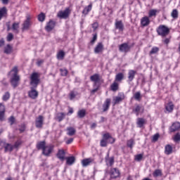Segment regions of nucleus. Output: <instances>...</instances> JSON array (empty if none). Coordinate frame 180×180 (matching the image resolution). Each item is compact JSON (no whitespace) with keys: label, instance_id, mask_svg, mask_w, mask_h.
<instances>
[{"label":"nucleus","instance_id":"obj_55","mask_svg":"<svg viewBox=\"0 0 180 180\" xmlns=\"http://www.w3.org/2000/svg\"><path fill=\"white\" fill-rule=\"evenodd\" d=\"M100 146L101 147H106V146H108V143H106V141H105V139H101L100 142Z\"/></svg>","mask_w":180,"mask_h":180},{"label":"nucleus","instance_id":"obj_25","mask_svg":"<svg viewBox=\"0 0 180 180\" xmlns=\"http://www.w3.org/2000/svg\"><path fill=\"white\" fill-rule=\"evenodd\" d=\"M110 106V98L105 99L103 105V112H106V110H109V107Z\"/></svg>","mask_w":180,"mask_h":180},{"label":"nucleus","instance_id":"obj_37","mask_svg":"<svg viewBox=\"0 0 180 180\" xmlns=\"http://www.w3.org/2000/svg\"><path fill=\"white\" fill-rule=\"evenodd\" d=\"M111 90L113 91V92H116L119 89V84L117 82H114L111 86H110Z\"/></svg>","mask_w":180,"mask_h":180},{"label":"nucleus","instance_id":"obj_48","mask_svg":"<svg viewBox=\"0 0 180 180\" xmlns=\"http://www.w3.org/2000/svg\"><path fill=\"white\" fill-rule=\"evenodd\" d=\"M60 71L62 77H67V75L68 74V70H67V69H60Z\"/></svg>","mask_w":180,"mask_h":180},{"label":"nucleus","instance_id":"obj_41","mask_svg":"<svg viewBox=\"0 0 180 180\" xmlns=\"http://www.w3.org/2000/svg\"><path fill=\"white\" fill-rule=\"evenodd\" d=\"M140 110H141V106L140 105H136L134 109H133V112L136 115V116H139L140 115Z\"/></svg>","mask_w":180,"mask_h":180},{"label":"nucleus","instance_id":"obj_43","mask_svg":"<svg viewBox=\"0 0 180 180\" xmlns=\"http://www.w3.org/2000/svg\"><path fill=\"white\" fill-rule=\"evenodd\" d=\"M4 53L6 54H11L12 53V46L11 45L8 44L5 48H4Z\"/></svg>","mask_w":180,"mask_h":180},{"label":"nucleus","instance_id":"obj_52","mask_svg":"<svg viewBox=\"0 0 180 180\" xmlns=\"http://www.w3.org/2000/svg\"><path fill=\"white\" fill-rule=\"evenodd\" d=\"M158 139H160V134H155V135H153V138H152V141H158Z\"/></svg>","mask_w":180,"mask_h":180},{"label":"nucleus","instance_id":"obj_7","mask_svg":"<svg viewBox=\"0 0 180 180\" xmlns=\"http://www.w3.org/2000/svg\"><path fill=\"white\" fill-rule=\"evenodd\" d=\"M70 8H65L64 11H60L58 13L57 16L60 19H67L70 16Z\"/></svg>","mask_w":180,"mask_h":180},{"label":"nucleus","instance_id":"obj_59","mask_svg":"<svg viewBox=\"0 0 180 180\" xmlns=\"http://www.w3.org/2000/svg\"><path fill=\"white\" fill-rule=\"evenodd\" d=\"M25 129H26V127L25 126V124H21L19 129L20 133H23V131H25Z\"/></svg>","mask_w":180,"mask_h":180},{"label":"nucleus","instance_id":"obj_6","mask_svg":"<svg viewBox=\"0 0 180 180\" xmlns=\"http://www.w3.org/2000/svg\"><path fill=\"white\" fill-rule=\"evenodd\" d=\"M54 150V146L52 144L46 145L44 150H42L43 155H45V157H50V154L53 153V150Z\"/></svg>","mask_w":180,"mask_h":180},{"label":"nucleus","instance_id":"obj_14","mask_svg":"<svg viewBox=\"0 0 180 180\" xmlns=\"http://www.w3.org/2000/svg\"><path fill=\"white\" fill-rule=\"evenodd\" d=\"M56 27V22L53 20H49V22H47L46 26L45 27V29L46 32H51L53 29Z\"/></svg>","mask_w":180,"mask_h":180},{"label":"nucleus","instance_id":"obj_12","mask_svg":"<svg viewBox=\"0 0 180 180\" xmlns=\"http://www.w3.org/2000/svg\"><path fill=\"white\" fill-rule=\"evenodd\" d=\"M115 27L117 30H119V32H123V30H124V25L122 20H116L115 22Z\"/></svg>","mask_w":180,"mask_h":180},{"label":"nucleus","instance_id":"obj_50","mask_svg":"<svg viewBox=\"0 0 180 180\" xmlns=\"http://www.w3.org/2000/svg\"><path fill=\"white\" fill-rule=\"evenodd\" d=\"M153 176H155V178H157V176H161V170H160V169H156V170L153 172Z\"/></svg>","mask_w":180,"mask_h":180},{"label":"nucleus","instance_id":"obj_44","mask_svg":"<svg viewBox=\"0 0 180 180\" xmlns=\"http://www.w3.org/2000/svg\"><path fill=\"white\" fill-rule=\"evenodd\" d=\"M38 20L39 22H44V20H46V14H44V13H41L38 15Z\"/></svg>","mask_w":180,"mask_h":180},{"label":"nucleus","instance_id":"obj_62","mask_svg":"<svg viewBox=\"0 0 180 180\" xmlns=\"http://www.w3.org/2000/svg\"><path fill=\"white\" fill-rule=\"evenodd\" d=\"M43 63H44V60H40L37 61V64L39 67H40V65H41Z\"/></svg>","mask_w":180,"mask_h":180},{"label":"nucleus","instance_id":"obj_51","mask_svg":"<svg viewBox=\"0 0 180 180\" xmlns=\"http://www.w3.org/2000/svg\"><path fill=\"white\" fill-rule=\"evenodd\" d=\"M11 98V94L9 92L5 93V94L3 96V101H8Z\"/></svg>","mask_w":180,"mask_h":180},{"label":"nucleus","instance_id":"obj_19","mask_svg":"<svg viewBox=\"0 0 180 180\" xmlns=\"http://www.w3.org/2000/svg\"><path fill=\"white\" fill-rule=\"evenodd\" d=\"M150 17L148 16H144L141 19V25L143 27H146V26H148L150 25Z\"/></svg>","mask_w":180,"mask_h":180},{"label":"nucleus","instance_id":"obj_34","mask_svg":"<svg viewBox=\"0 0 180 180\" xmlns=\"http://www.w3.org/2000/svg\"><path fill=\"white\" fill-rule=\"evenodd\" d=\"M165 154H167V155H169V154L172 153V146H171V145H167L165 146Z\"/></svg>","mask_w":180,"mask_h":180},{"label":"nucleus","instance_id":"obj_17","mask_svg":"<svg viewBox=\"0 0 180 180\" xmlns=\"http://www.w3.org/2000/svg\"><path fill=\"white\" fill-rule=\"evenodd\" d=\"M174 108H175V105H174V103H172V101L165 104V110L167 113H172Z\"/></svg>","mask_w":180,"mask_h":180},{"label":"nucleus","instance_id":"obj_11","mask_svg":"<svg viewBox=\"0 0 180 180\" xmlns=\"http://www.w3.org/2000/svg\"><path fill=\"white\" fill-rule=\"evenodd\" d=\"M102 140H104V141H105L107 144L108 143H110V144H113V143H115V139L110 136V134H109V133L104 134L103 135Z\"/></svg>","mask_w":180,"mask_h":180},{"label":"nucleus","instance_id":"obj_57","mask_svg":"<svg viewBox=\"0 0 180 180\" xmlns=\"http://www.w3.org/2000/svg\"><path fill=\"white\" fill-rule=\"evenodd\" d=\"M13 39V34L12 33H9L7 36V41H12Z\"/></svg>","mask_w":180,"mask_h":180},{"label":"nucleus","instance_id":"obj_42","mask_svg":"<svg viewBox=\"0 0 180 180\" xmlns=\"http://www.w3.org/2000/svg\"><path fill=\"white\" fill-rule=\"evenodd\" d=\"M65 115L66 114L64 112L58 113L57 116L58 122H62V120H64V119L65 118Z\"/></svg>","mask_w":180,"mask_h":180},{"label":"nucleus","instance_id":"obj_64","mask_svg":"<svg viewBox=\"0 0 180 180\" xmlns=\"http://www.w3.org/2000/svg\"><path fill=\"white\" fill-rule=\"evenodd\" d=\"M96 123H93L91 125V129H96Z\"/></svg>","mask_w":180,"mask_h":180},{"label":"nucleus","instance_id":"obj_31","mask_svg":"<svg viewBox=\"0 0 180 180\" xmlns=\"http://www.w3.org/2000/svg\"><path fill=\"white\" fill-rule=\"evenodd\" d=\"M45 147H46V141H44L38 142L37 144V148L38 150H43Z\"/></svg>","mask_w":180,"mask_h":180},{"label":"nucleus","instance_id":"obj_20","mask_svg":"<svg viewBox=\"0 0 180 180\" xmlns=\"http://www.w3.org/2000/svg\"><path fill=\"white\" fill-rule=\"evenodd\" d=\"M102 51H103V44L99 42L94 49V53L96 54H99V53H102Z\"/></svg>","mask_w":180,"mask_h":180},{"label":"nucleus","instance_id":"obj_33","mask_svg":"<svg viewBox=\"0 0 180 180\" xmlns=\"http://www.w3.org/2000/svg\"><path fill=\"white\" fill-rule=\"evenodd\" d=\"M159 12L157 9H151L148 12V18H155L157 16V13Z\"/></svg>","mask_w":180,"mask_h":180},{"label":"nucleus","instance_id":"obj_3","mask_svg":"<svg viewBox=\"0 0 180 180\" xmlns=\"http://www.w3.org/2000/svg\"><path fill=\"white\" fill-rule=\"evenodd\" d=\"M157 33L159 36L165 37V36L169 34V28L165 25H160L157 30Z\"/></svg>","mask_w":180,"mask_h":180},{"label":"nucleus","instance_id":"obj_49","mask_svg":"<svg viewBox=\"0 0 180 180\" xmlns=\"http://www.w3.org/2000/svg\"><path fill=\"white\" fill-rule=\"evenodd\" d=\"M134 98L136 101H140V98H141V94H140V91L135 93Z\"/></svg>","mask_w":180,"mask_h":180},{"label":"nucleus","instance_id":"obj_13","mask_svg":"<svg viewBox=\"0 0 180 180\" xmlns=\"http://www.w3.org/2000/svg\"><path fill=\"white\" fill-rule=\"evenodd\" d=\"M95 160L92 158H86L82 160V167H88L94 162Z\"/></svg>","mask_w":180,"mask_h":180},{"label":"nucleus","instance_id":"obj_2","mask_svg":"<svg viewBox=\"0 0 180 180\" xmlns=\"http://www.w3.org/2000/svg\"><path fill=\"white\" fill-rule=\"evenodd\" d=\"M40 83V75L37 72H33L30 76V85L33 88H37Z\"/></svg>","mask_w":180,"mask_h":180},{"label":"nucleus","instance_id":"obj_54","mask_svg":"<svg viewBox=\"0 0 180 180\" xmlns=\"http://www.w3.org/2000/svg\"><path fill=\"white\" fill-rule=\"evenodd\" d=\"M174 141L177 142V141H180V134L177 133L174 137Z\"/></svg>","mask_w":180,"mask_h":180},{"label":"nucleus","instance_id":"obj_29","mask_svg":"<svg viewBox=\"0 0 180 180\" xmlns=\"http://www.w3.org/2000/svg\"><path fill=\"white\" fill-rule=\"evenodd\" d=\"M19 25H20V22L13 23L11 29L14 33H19Z\"/></svg>","mask_w":180,"mask_h":180},{"label":"nucleus","instance_id":"obj_23","mask_svg":"<svg viewBox=\"0 0 180 180\" xmlns=\"http://www.w3.org/2000/svg\"><path fill=\"white\" fill-rule=\"evenodd\" d=\"M56 155L60 161H64L65 160V152L64 150H59Z\"/></svg>","mask_w":180,"mask_h":180},{"label":"nucleus","instance_id":"obj_22","mask_svg":"<svg viewBox=\"0 0 180 180\" xmlns=\"http://www.w3.org/2000/svg\"><path fill=\"white\" fill-rule=\"evenodd\" d=\"M29 27H30V18L27 17L22 24V30H29Z\"/></svg>","mask_w":180,"mask_h":180},{"label":"nucleus","instance_id":"obj_8","mask_svg":"<svg viewBox=\"0 0 180 180\" xmlns=\"http://www.w3.org/2000/svg\"><path fill=\"white\" fill-rule=\"evenodd\" d=\"M44 123V117L42 115H39L35 120V126L37 129H41Z\"/></svg>","mask_w":180,"mask_h":180},{"label":"nucleus","instance_id":"obj_36","mask_svg":"<svg viewBox=\"0 0 180 180\" xmlns=\"http://www.w3.org/2000/svg\"><path fill=\"white\" fill-rule=\"evenodd\" d=\"M145 123H146V120H144L143 118H138L137 122H136V124L138 125V127H143V126H144Z\"/></svg>","mask_w":180,"mask_h":180},{"label":"nucleus","instance_id":"obj_4","mask_svg":"<svg viewBox=\"0 0 180 180\" xmlns=\"http://www.w3.org/2000/svg\"><path fill=\"white\" fill-rule=\"evenodd\" d=\"M124 99H126V96L124 95V93H118L117 96L114 97L113 98V105L115 106V105H119V103H120V102H123Z\"/></svg>","mask_w":180,"mask_h":180},{"label":"nucleus","instance_id":"obj_39","mask_svg":"<svg viewBox=\"0 0 180 180\" xmlns=\"http://www.w3.org/2000/svg\"><path fill=\"white\" fill-rule=\"evenodd\" d=\"M64 57H65V53L63 51H60L57 54L58 60H64Z\"/></svg>","mask_w":180,"mask_h":180},{"label":"nucleus","instance_id":"obj_27","mask_svg":"<svg viewBox=\"0 0 180 180\" xmlns=\"http://www.w3.org/2000/svg\"><path fill=\"white\" fill-rule=\"evenodd\" d=\"M67 134L68 136H74V134H75V133L77 132V130L75 129L74 127H69L67 128Z\"/></svg>","mask_w":180,"mask_h":180},{"label":"nucleus","instance_id":"obj_45","mask_svg":"<svg viewBox=\"0 0 180 180\" xmlns=\"http://www.w3.org/2000/svg\"><path fill=\"white\" fill-rule=\"evenodd\" d=\"M160 51V49L157 46L153 47L151 51L149 52V54H157Z\"/></svg>","mask_w":180,"mask_h":180},{"label":"nucleus","instance_id":"obj_58","mask_svg":"<svg viewBox=\"0 0 180 180\" xmlns=\"http://www.w3.org/2000/svg\"><path fill=\"white\" fill-rule=\"evenodd\" d=\"M8 122H10L11 125L12 126V124H13V123H15V117L13 116H11L9 119H8Z\"/></svg>","mask_w":180,"mask_h":180},{"label":"nucleus","instance_id":"obj_46","mask_svg":"<svg viewBox=\"0 0 180 180\" xmlns=\"http://www.w3.org/2000/svg\"><path fill=\"white\" fill-rule=\"evenodd\" d=\"M127 147H129V148H133V146H134V140L129 139L127 141Z\"/></svg>","mask_w":180,"mask_h":180},{"label":"nucleus","instance_id":"obj_53","mask_svg":"<svg viewBox=\"0 0 180 180\" xmlns=\"http://www.w3.org/2000/svg\"><path fill=\"white\" fill-rule=\"evenodd\" d=\"M135 160L136 161H141L143 160V155L142 154H139L135 156Z\"/></svg>","mask_w":180,"mask_h":180},{"label":"nucleus","instance_id":"obj_10","mask_svg":"<svg viewBox=\"0 0 180 180\" xmlns=\"http://www.w3.org/2000/svg\"><path fill=\"white\" fill-rule=\"evenodd\" d=\"M110 175L111 179H116V178H119V176H120V172L116 168H112L110 170Z\"/></svg>","mask_w":180,"mask_h":180},{"label":"nucleus","instance_id":"obj_38","mask_svg":"<svg viewBox=\"0 0 180 180\" xmlns=\"http://www.w3.org/2000/svg\"><path fill=\"white\" fill-rule=\"evenodd\" d=\"M171 16L173 19H178V16H179V13H178V10L174 9L171 13Z\"/></svg>","mask_w":180,"mask_h":180},{"label":"nucleus","instance_id":"obj_56","mask_svg":"<svg viewBox=\"0 0 180 180\" xmlns=\"http://www.w3.org/2000/svg\"><path fill=\"white\" fill-rule=\"evenodd\" d=\"M75 96H77V94H75V93L74 91H71L70 94V101H72V99H74L75 98Z\"/></svg>","mask_w":180,"mask_h":180},{"label":"nucleus","instance_id":"obj_9","mask_svg":"<svg viewBox=\"0 0 180 180\" xmlns=\"http://www.w3.org/2000/svg\"><path fill=\"white\" fill-rule=\"evenodd\" d=\"M37 87L31 86V90L28 92V96L31 98V99H37V96H39V92L36 91Z\"/></svg>","mask_w":180,"mask_h":180},{"label":"nucleus","instance_id":"obj_15","mask_svg":"<svg viewBox=\"0 0 180 180\" xmlns=\"http://www.w3.org/2000/svg\"><path fill=\"white\" fill-rule=\"evenodd\" d=\"M119 49L122 53H128V51H130V46L127 43H124L120 45Z\"/></svg>","mask_w":180,"mask_h":180},{"label":"nucleus","instance_id":"obj_5","mask_svg":"<svg viewBox=\"0 0 180 180\" xmlns=\"http://www.w3.org/2000/svg\"><path fill=\"white\" fill-rule=\"evenodd\" d=\"M0 147L4 148V152L6 153H11L14 150L13 145L8 143L4 141L0 142Z\"/></svg>","mask_w":180,"mask_h":180},{"label":"nucleus","instance_id":"obj_16","mask_svg":"<svg viewBox=\"0 0 180 180\" xmlns=\"http://www.w3.org/2000/svg\"><path fill=\"white\" fill-rule=\"evenodd\" d=\"M136 74L137 71L134 70H129L128 71V82H131L133 79H134Z\"/></svg>","mask_w":180,"mask_h":180},{"label":"nucleus","instance_id":"obj_63","mask_svg":"<svg viewBox=\"0 0 180 180\" xmlns=\"http://www.w3.org/2000/svg\"><path fill=\"white\" fill-rule=\"evenodd\" d=\"M72 141H74V139L70 138V139H68V140L66 141V144H71V143H72Z\"/></svg>","mask_w":180,"mask_h":180},{"label":"nucleus","instance_id":"obj_47","mask_svg":"<svg viewBox=\"0 0 180 180\" xmlns=\"http://www.w3.org/2000/svg\"><path fill=\"white\" fill-rule=\"evenodd\" d=\"M22 145V141L20 140H18L15 142L14 145H13V148H19L20 146Z\"/></svg>","mask_w":180,"mask_h":180},{"label":"nucleus","instance_id":"obj_24","mask_svg":"<svg viewBox=\"0 0 180 180\" xmlns=\"http://www.w3.org/2000/svg\"><path fill=\"white\" fill-rule=\"evenodd\" d=\"M180 129V123L179 122H174L170 127V131L172 133L174 131H176Z\"/></svg>","mask_w":180,"mask_h":180},{"label":"nucleus","instance_id":"obj_26","mask_svg":"<svg viewBox=\"0 0 180 180\" xmlns=\"http://www.w3.org/2000/svg\"><path fill=\"white\" fill-rule=\"evenodd\" d=\"M6 15H8L6 7L0 8V20H2V18H6Z\"/></svg>","mask_w":180,"mask_h":180},{"label":"nucleus","instance_id":"obj_18","mask_svg":"<svg viewBox=\"0 0 180 180\" xmlns=\"http://www.w3.org/2000/svg\"><path fill=\"white\" fill-rule=\"evenodd\" d=\"M5 105L0 103V122H4L5 120Z\"/></svg>","mask_w":180,"mask_h":180},{"label":"nucleus","instance_id":"obj_40","mask_svg":"<svg viewBox=\"0 0 180 180\" xmlns=\"http://www.w3.org/2000/svg\"><path fill=\"white\" fill-rule=\"evenodd\" d=\"M108 158H105L107 162H108V164H110V167H112V165H113V164H115V158L111 157L109 158V154H108Z\"/></svg>","mask_w":180,"mask_h":180},{"label":"nucleus","instance_id":"obj_35","mask_svg":"<svg viewBox=\"0 0 180 180\" xmlns=\"http://www.w3.org/2000/svg\"><path fill=\"white\" fill-rule=\"evenodd\" d=\"M85 115H86V110L84 109L80 110L77 112V116L80 119H82V117H85Z\"/></svg>","mask_w":180,"mask_h":180},{"label":"nucleus","instance_id":"obj_61","mask_svg":"<svg viewBox=\"0 0 180 180\" xmlns=\"http://www.w3.org/2000/svg\"><path fill=\"white\" fill-rule=\"evenodd\" d=\"M99 25L98 24V22H94L92 24V28L94 29V30H96L98 27Z\"/></svg>","mask_w":180,"mask_h":180},{"label":"nucleus","instance_id":"obj_28","mask_svg":"<svg viewBox=\"0 0 180 180\" xmlns=\"http://www.w3.org/2000/svg\"><path fill=\"white\" fill-rule=\"evenodd\" d=\"M66 164L68 165H72L75 162V158L74 156L65 158Z\"/></svg>","mask_w":180,"mask_h":180},{"label":"nucleus","instance_id":"obj_21","mask_svg":"<svg viewBox=\"0 0 180 180\" xmlns=\"http://www.w3.org/2000/svg\"><path fill=\"white\" fill-rule=\"evenodd\" d=\"M90 79L92 81V82H94V85H96L97 84H99L101 77H99L98 74H95L90 77Z\"/></svg>","mask_w":180,"mask_h":180},{"label":"nucleus","instance_id":"obj_1","mask_svg":"<svg viewBox=\"0 0 180 180\" xmlns=\"http://www.w3.org/2000/svg\"><path fill=\"white\" fill-rule=\"evenodd\" d=\"M11 74L13 75L11 79V85L13 88H16L19 85V81L20 79L19 76H18V67H14L11 71Z\"/></svg>","mask_w":180,"mask_h":180},{"label":"nucleus","instance_id":"obj_30","mask_svg":"<svg viewBox=\"0 0 180 180\" xmlns=\"http://www.w3.org/2000/svg\"><path fill=\"white\" fill-rule=\"evenodd\" d=\"M91 11H92V4H89V6H86L83 10L82 13L83 15H88Z\"/></svg>","mask_w":180,"mask_h":180},{"label":"nucleus","instance_id":"obj_32","mask_svg":"<svg viewBox=\"0 0 180 180\" xmlns=\"http://www.w3.org/2000/svg\"><path fill=\"white\" fill-rule=\"evenodd\" d=\"M123 78H124L123 73L120 72L117 74L115 76V82H120V81H122Z\"/></svg>","mask_w":180,"mask_h":180},{"label":"nucleus","instance_id":"obj_60","mask_svg":"<svg viewBox=\"0 0 180 180\" xmlns=\"http://www.w3.org/2000/svg\"><path fill=\"white\" fill-rule=\"evenodd\" d=\"M96 39H98V36L96 34H94L93 39L91 41V44H94V43L96 41Z\"/></svg>","mask_w":180,"mask_h":180}]
</instances>
